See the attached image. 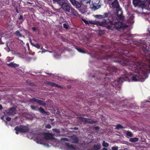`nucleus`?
I'll use <instances>...</instances> for the list:
<instances>
[{"mask_svg": "<svg viewBox=\"0 0 150 150\" xmlns=\"http://www.w3.org/2000/svg\"><path fill=\"white\" fill-rule=\"evenodd\" d=\"M141 48V58L143 61L146 63H150V47H140Z\"/></svg>", "mask_w": 150, "mask_h": 150, "instance_id": "nucleus-3", "label": "nucleus"}, {"mask_svg": "<svg viewBox=\"0 0 150 150\" xmlns=\"http://www.w3.org/2000/svg\"><path fill=\"white\" fill-rule=\"evenodd\" d=\"M32 29L33 30L35 31L36 30V28L35 27H33L32 28Z\"/></svg>", "mask_w": 150, "mask_h": 150, "instance_id": "nucleus-46", "label": "nucleus"}, {"mask_svg": "<svg viewBox=\"0 0 150 150\" xmlns=\"http://www.w3.org/2000/svg\"><path fill=\"white\" fill-rule=\"evenodd\" d=\"M108 1H111L112 0H107Z\"/></svg>", "mask_w": 150, "mask_h": 150, "instance_id": "nucleus-56", "label": "nucleus"}, {"mask_svg": "<svg viewBox=\"0 0 150 150\" xmlns=\"http://www.w3.org/2000/svg\"><path fill=\"white\" fill-rule=\"evenodd\" d=\"M26 83L29 85L33 86L34 85V84L33 83H30L28 81H26Z\"/></svg>", "mask_w": 150, "mask_h": 150, "instance_id": "nucleus-37", "label": "nucleus"}, {"mask_svg": "<svg viewBox=\"0 0 150 150\" xmlns=\"http://www.w3.org/2000/svg\"><path fill=\"white\" fill-rule=\"evenodd\" d=\"M72 4L75 6L76 8L78 9L81 13H83L86 11V9L83 10L82 9V6L80 3L76 0H69Z\"/></svg>", "mask_w": 150, "mask_h": 150, "instance_id": "nucleus-6", "label": "nucleus"}, {"mask_svg": "<svg viewBox=\"0 0 150 150\" xmlns=\"http://www.w3.org/2000/svg\"><path fill=\"white\" fill-rule=\"evenodd\" d=\"M16 109L14 107L11 108L9 109L8 112L9 115H14L16 113Z\"/></svg>", "mask_w": 150, "mask_h": 150, "instance_id": "nucleus-17", "label": "nucleus"}, {"mask_svg": "<svg viewBox=\"0 0 150 150\" xmlns=\"http://www.w3.org/2000/svg\"><path fill=\"white\" fill-rule=\"evenodd\" d=\"M73 129L75 130H77L78 129V128L77 127H75Z\"/></svg>", "mask_w": 150, "mask_h": 150, "instance_id": "nucleus-50", "label": "nucleus"}, {"mask_svg": "<svg viewBox=\"0 0 150 150\" xmlns=\"http://www.w3.org/2000/svg\"><path fill=\"white\" fill-rule=\"evenodd\" d=\"M0 36H2V35H1V34L0 33Z\"/></svg>", "mask_w": 150, "mask_h": 150, "instance_id": "nucleus-60", "label": "nucleus"}, {"mask_svg": "<svg viewBox=\"0 0 150 150\" xmlns=\"http://www.w3.org/2000/svg\"><path fill=\"white\" fill-rule=\"evenodd\" d=\"M25 50V52H27V50L29 51L30 50V47H23Z\"/></svg>", "mask_w": 150, "mask_h": 150, "instance_id": "nucleus-42", "label": "nucleus"}, {"mask_svg": "<svg viewBox=\"0 0 150 150\" xmlns=\"http://www.w3.org/2000/svg\"><path fill=\"white\" fill-rule=\"evenodd\" d=\"M113 26L115 27L116 29L118 30H120V29H123L124 28L127 27V26L125 25L123 23L118 22L115 23L114 24L112 23V27Z\"/></svg>", "mask_w": 150, "mask_h": 150, "instance_id": "nucleus-10", "label": "nucleus"}, {"mask_svg": "<svg viewBox=\"0 0 150 150\" xmlns=\"http://www.w3.org/2000/svg\"><path fill=\"white\" fill-rule=\"evenodd\" d=\"M37 48H40V47H37Z\"/></svg>", "mask_w": 150, "mask_h": 150, "instance_id": "nucleus-63", "label": "nucleus"}, {"mask_svg": "<svg viewBox=\"0 0 150 150\" xmlns=\"http://www.w3.org/2000/svg\"><path fill=\"white\" fill-rule=\"evenodd\" d=\"M93 77H94V76H93Z\"/></svg>", "mask_w": 150, "mask_h": 150, "instance_id": "nucleus-64", "label": "nucleus"}, {"mask_svg": "<svg viewBox=\"0 0 150 150\" xmlns=\"http://www.w3.org/2000/svg\"><path fill=\"white\" fill-rule=\"evenodd\" d=\"M53 1L54 2H57L59 4L60 3L63 2V1H64V0H53Z\"/></svg>", "mask_w": 150, "mask_h": 150, "instance_id": "nucleus-35", "label": "nucleus"}, {"mask_svg": "<svg viewBox=\"0 0 150 150\" xmlns=\"http://www.w3.org/2000/svg\"><path fill=\"white\" fill-rule=\"evenodd\" d=\"M147 0H133V4L135 6L143 8L145 6V4Z\"/></svg>", "mask_w": 150, "mask_h": 150, "instance_id": "nucleus-8", "label": "nucleus"}, {"mask_svg": "<svg viewBox=\"0 0 150 150\" xmlns=\"http://www.w3.org/2000/svg\"><path fill=\"white\" fill-rule=\"evenodd\" d=\"M52 131L54 132H56L57 133H59L61 131L60 129H52Z\"/></svg>", "mask_w": 150, "mask_h": 150, "instance_id": "nucleus-33", "label": "nucleus"}, {"mask_svg": "<svg viewBox=\"0 0 150 150\" xmlns=\"http://www.w3.org/2000/svg\"><path fill=\"white\" fill-rule=\"evenodd\" d=\"M52 136L51 134L46 133L44 136V138L42 135H40L35 137V140L38 144H45V140L52 139Z\"/></svg>", "mask_w": 150, "mask_h": 150, "instance_id": "nucleus-4", "label": "nucleus"}, {"mask_svg": "<svg viewBox=\"0 0 150 150\" xmlns=\"http://www.w3.org/2000/svg\"><path fill=\"white\" fill-rule=\"evenodd\" d=\"M7 66H8L11 67L13 68H16V67H18L19 66V65L18 64L14 63L13 62H11L10 63L7 64Z\"/></svg>", "mask_w": 150, "mask_h": 150, "instance_id": "nucleus-21", "label": "nucleus"}, {"mask_svg": "<svg viewBox=\"0 0 150 150\" xmlns=\"http://www.w3.org/2000/svg\"><path fill=\"white\" fill-rule=\"evenodd\" d=\"M95 17L97 18L100 19L103 18V16L101 15H96L95 16Z\"/></svg>", "mask_w": 150, "mask_h": 150, "instance_id": "nucleus-32", "label": "nucleus"}, {"mask_svg": "<svg viewBox=\"0 0 150 150\" xmlns=\"http://www.w3.org/2000/svg\"><path fill=\"white\" fill-rule=\"evenodd\" d=\"M66 146L69 149H74V147L72 145H70L69 143H66Z\"/></svg>", "mask_w": 150, "mask_h": 150, "instance_id": "nucleus-28", "label": "nucleus"}, {"mask_svg": "<svg viewBox=\"0 0 150 150\" xmlns=\"http://www.w3.org/2000/svg\"><path fill=\"white\" fill-rule=\"evenodd\" d=\"M78 51L80 53H88L87 50H84L82 47H75Z\"/></svg>", "mask_w": 150, "mask_h": 150, "instance_id": "nucleus-19", "label": "nucleus"}, {"mask_svg": "<svg viewBox=\"0 0 150 150\" xmlns=\"http://www.w3.org/2000/svg\"><path fill=\"white\" fill-rule=\"evenodd\" d=\"M63 139L65 141H67L68 140V139L66 138H63Z\"/></svg>", "mask_w": 150, "mask_h": 150, "instance_id": "nucleus-51", "label": "nucleus"}, {"mask_svg": "<svg viewBox=\"0 0 150 150\" xmlns=\"http://www.w3.org/2000/svg\"><path fill=\"white\" fill-rule=\"evenodd\" d=\"M39 112L42 114H45L46 115H48V112L45 111L44 108L41 107H40L38 109V110Z\"/></svg>", "mask_w": 150, "mask_h": 150, "instance_id": "nucleus-20", "label": "nucleus"}, {"mask_svg": "<svg viewBox=\"0 0 150 150\" xmlns=\"http://www.w3.org/2000/svg\"><path fill=\"white\" fill-rule=\"evenodd\" d=\"M52 74L51 73L50 74V75H51Z\"/></svg>", "mask_w": 150, "mask_h": 150, "instance_id": "nucleus-61", "label": "nucleus"}, {"mask_svg": "<svg viewBox=\"0 0 150 150\" xmlns=\"http://www.w3.org/2000/svg\"><path fill=\"white\" fill-rule=\"evenodd\" d=\"M103 15V18H108L111 15V13L110 11H108V13H104Z\"/></svg>", "mask_w": 150, "mask_h": 150, "instance_id": "nucleus-26", "label": "nucleus"}, {"mask_svg": "<svg viewBox=\"0 0 150 150\" xmlns=\"http://www.w3.org/2000/svg\"><path fill=\"white\" fill-rule=\"evenodd\" d=\"M82 20L86 24L89 25V24H91L98 25V21H93L92 20L88 21L84 19H82Z\"/></svg>", "mask_w": 150, "mask_h": 150, "instance_id": "nucleus-15", "label": "nucleus"}, {"mask_svg": "<svg viewBox=\"0 0 150 150\" xmlns=\"http://www.w3.org/2000/svg\"><path fill=\"white\" fill-rule=\"evenodd\" d=\"M112 22L110 21H107L106 20H104L102 22L98 21V25L103 26L107 27H112Z\"/></svg>", "mask_w": 150, "mask_h": 150, "instance_id": "nucleus-9", "label": "nucleus"}, {"mask_svg": "<svg viewBox=\"0 0 150 150\" xmlns=\"http://www.w3.org/2000/svg\"><path fill=\"white\" fill-rule=\"evenodd\" d=\"M3 109V107L0 104V110H2Z\"/></svg>", "mask_w": 150, "mask_h": 150, "instance_id": "nucleus-47", "label": "nucleus"}, {"mask_svg": "<svg viewBox=\"0 0 150 150\" xmlns=\"http://www.w3.org/2000/svg\"><path fill=\"white\" fill-rule=\"evenodd\" d=\"M101 148V145L100 143H98L97 144H94L93 148V150H99Z\"/></svg>", "mask_w": 150, "mask_h": 150, "instance_id": "nucleus-18", "label": "nucleus"}, {"mask_svg": "<svg viewBox=\"0 0 150 150\" xmlns=\"http://www.w3.org/2000/svg\"><path fill=\"white\" fill-rule=\"evenodd\" d=\"M30 108L34 110L37 111L38 110V107L37 106H35L34 105L30 106Z\"/></svg>", "mask_w": 150, "mask_h": 150, "instance_id": "nucleus-30", "label": "nucleus"}, {"mask_svg": "<svg viewBox=\"0 0 150 150\" xmlns=\"http://www.w3.org/2000/svg\"><path fill=\"white\" fill-rule=\"evenodd\" d=\"M134 18V16L133 15H130L129 17L128 18V22L130 23H133L134 22L133 20Z\"/></svg>", "mask_w": 150, "mask_h": 150, "instance_id": "nucleus-24", "label": "nucleus"}, {"mask_svg": "<svg viewBox=\"0 0 150 150\" xmlns=\"http://www.w3.org/2000/svg\"><path fill=\"white\" fill-rule=\"evenodd\" d=\"M21 44H23V42L22 41H21Z\"/></svg>", "mask_w": 150, "mask_h": 150, "instance_id": "nucleus-54", "label": "nucleus"}, {"mask_svg": "<svg viewBox=\"0 0 150 150\" xmlns=\"http://www.w3.org/2000/svg\"><path fill=\"white\" fill-rule=\"evenodd\" d=\"M88 150H91V149H88Z\"/></svg>", "mask_w": 150, "mask_h": 150, "instance_id": "nucleus-62", "label": "nucleus"}, {"mask_svg": "<svg viewBox=\"0 0 150 150\" xmlns=\"http://www.w3.org/2000/svg\"><path fill=\"white\" fill-rule=\"evenodd\" d=\"M67 12L71 13V15H74L75 16H76L77 14L76 11L71 6H70L69 8V11H68Z\"/></svg>", "mask_w": 150, "mask_h": 150, "instance_id": "nucleus-16", "label": "nucleus"}, {"mask_svg": "<svg viewBox=\"0 0 150 150\" xmlns=\"http://www.w3.org/2000/svg\"><path fill=\"white\" fill-rule=\"evenodd\" d=\"M60 47H57V50H56V51H54V52H56V53H57V54H60L61 53H62V51H60V49L59 48H60Z\"/></svg>", "mask_w": 150, "mask_h": 150, "instance_id": "nucleus-31", "label": "nucleus"}, {"mask_svg": "<svg viewBox=\"0 0 150 150\" xmlns=\"http://www.w3.org/2000/svg\"><path fill=\"white\" fill-rule=\"evenodd\" d=\"M63 27L66 29H68V25L66 23H64L63 24Z\"/></svg>", "mask_w": 150, "mask_h": 150, "instance_id": "nucleus-39", "label": "nucleus"}, {"mask_svg": "<svg viewBox=\"0 0 150 150\" xmlns=\"http://www.w3.org/2000/svg\"><path fill=\"white\" fill-rule=\"evenodd\" d=\"M6 48L7 47H6ZM7 48H8V50H9V51H10V48L9 47H7Z\"/></svg>", "mask_w": 150, "mask_h": 150, "instance_id": "nucleus-55", "label": "nucleus"}, {"mask_svg": "<svg viewBox=\"0 0 150 150\" xmlns=\"http://www.w3.org/2000/svg\"><path fill=\"white\" fill-rule=\"evenodd\" d=\"M4 116H1V117H0V118L2 120H4Z\"/></svg>", "mask_w": 150, "mask_h": 150, "instance_id": "nucleus-49", "label": "nucleus"}, {"mask_svg": "<svg viewBox=\"0 0 150 150\" xmlns=\"http://www.w3.org/2000/svg\"><path fill=\"white\" fill-rule=\"evenodd\" d=\"M112 150H118V147L117 146L112 147Z\"/></svg>", "mask_w": 150, "mask_h": 150, "instance_id": "nucleus-41", "label": "nucleus"}, {"mask_svg": "<svg viewBox=\"0 0 150 150\" xmlns=\"http://www.w3.org/2000/svg\"><path fill=\"white\" fill-rule=\"evenodd\" d=\"M45 127L46 128L50 129L51 128V126L50 124H47L46 125Z\"/></svg>", "mask_w": 150, "mask_h": 150, "instance_id": "nucleus-40", "label": "nucleus"}, {"mask_svg": "<svg viewBox=\"0 0 150 150\" xmlns=\"http://www.w3.org/2000/svg\"><path fill=\"white\" fill-rule=\"evenodd\" d=\"M21 31V30H17L15 33V34L17 37H21L22 36V34L20 33V31Z\"/></svg>", "mask_w": 150, "mask_h": 150, "instance_id": "nucleus-22", "label": "nucleus"}, {"mask_svg": "<svg viewBox=\"0 0 150 150\" xmlns=\"http://www.w3.org/2000/svg\"><path fill=\"white\" fill-rule=\"evenodd\" d=\"M41 48H42V52H46L47 51L45 50V49H43L42 48L43 47H41Z\"/></svg>", "mask_w": 150, "mask_h": 150, "instance_id": "nucleus-45", "label": "nucleus"}, {"mask_svg": "<svg viewBox=\"0 0 150 150\" xmlns=\"http://www.w3.org/2000/svg\"><path fill=\"white\" fill-rule=\"evenodd\" d=\"M6 119L7 121H9L11 120V118L10 117H7L6 118Z\"/></svg>", "mask_w": 150, "mask_h": 150, "instance_id": "nucleus-43", "label": "nucleus"}, {"mask_svg": "<svg viewBox=\"0 0 150 150\" xmlns=\"http://www.w3.org/2000/svg\"><path fill=\"white\" fill-rule=\"evenodd\" d=\"M57 112H58V113H60V112H59V111H58Z\"/></svg>", "mask_w": 150, "mask_h": 150, "instance_id": "nucleus-59", "label": "nucleus"}, {"mask_svg": "<svg viewBox=\"0 0 150 150\" xmlns=\"http://www.w3.org/2000/svg\"><path fill=\"white\" fill-rule=\"evenodd\" d=\"M65 0H64V1H63V2L60 3L59 5L61 6V8L64 11L67 12L69 11L71 6L69 4L65 3Z\"/></svg>", "mask_w": 150, "mask_h": 150, "instance_id": "nucleus-11", "label": "nucleus"}, {"mask_svg": "<svg viewBox=\"0 0 150 150\" xmlns=\"http://www.w3.org/2000/svg\"><path fill=\"white\" fill-rule=\"evenodd\" d=\"M14 129L16 131H18L21 133L28 132L29 131V129L28 127L23 125L17 126L15 127Z\"/></svg>", "mask_w": 150, "mask_h": 150, "instance_id": "nucleus-7", "label": "nucleus"}, {"mask_svg": "<svg viewBox=\"0 0 150 150\" xmlns=\"http://www.w3.org/2000/svg\"><path fill=\"white\" fill-rule=\"evenodd\" d=\"M29 101L31 103L35 102L39 105H42L43 107L45 106L46 105L45 103L42 100L37 99L35 98L30 99Z\"/></svg>", "mask_w": 150, "mask_h": 150, "instance_id": "nucleus-13", "label": "nucleus"}, {"mask_svg": "<svg viewBox=\"0 0 150 150\" xmlns=\"http://www.w3.org/2000/svg\"><path fill=\"white\" fill-rule=\"evenodd\" d=\"M102 150H108L106 148H103L102 149Z\"/></svg>", "mask_w": 150, "mask_h": 150, "instance_id": "nucleus-52", "label": "nucleus"}, {"mask_svg": "<svg viewBox=\"0 0 150 150\" xmlns=\"http://www.w3.org/2000/svg\"><path fill=\"white\" fill-rule=\"evenodd\" d=\"M111 5L113 8H118L117 13V17L116 19L117 20H123L124 19V16L122 15V10L119 9V5L117 0H115L111 4Z\"/></svg>", "mask_w": 150, "mask_h": 150, "instance_id": "nucleus-5", "label": "nucleus"}, {"mask_svg": "<svg viewBox=\"0 0 150 150\" xmlns=\"http://www.w3.org/2000/svg\"><path fill=\"white\" fill-rule=\"evenodd\" d=\"M126 135L127 137H132L133 136L132 133L130 131H128L126 133Z\"/></svg>", "mask_w": 150, "mask_h": 150, "instance_id": "nucleus-29", "label": "nucleus"}, {"mask_svg": "<svg viewBox=\"0 0 150 150\" xmlns=\"http://www.w3.org/2000/svg\"><path fill=\"white\" fill-rule=\"evenodd\" d=\"M57 86H54V87H57L59 88H60L61 87V86L58 85L57 84Z\"/></svg>", "mask_w": 150, "mask_h": 150, "instance_id": "nucleus-48", "label": "nucleus"}, {"mask_svg": "<svg viewBox=\"0 0 150 150\" xmlns=\"http://www.w3.org/2000/svg\"><path fill=\"white\" fill-rule=\"evenodd\" d=\"M125 128V127H123V126H122L120 124H118L116 125L115 129L117 130H119L120 129H123Z\"/></svg>", "mask_w": 150, "mask_h": 150, "instance_id": "nucleus-25", "label": "nucleus"}, {"mask_svg": "<svg viewBox=\"0 0 150 150\" xmlns=\"http://www.w3.org/2000/svg\"><path fill=\"white\" fill-rule=\"evenodd\" d=\"M103 146L104 147H108L109 146V144L103 141L102 144Z\"/></svg>", "mask_w": 150, "mask_h": 150, "instance_id": "nucleus-34", "label": "nucleus"}, {"mask_svg": "<svg viewBox=\"0 0 150 150\" xmlns=\"http://www.w3.org/2000/svg\"><path fill=\"white\" fill-rule=\"evenodd\" d=\"M101 49L98 52L94 51V55L99 54L103 59L108 60L109 59H113L115 62L120 63L123 66H128V68L135 73L133 75H129L126 70L122 71L123 73L117 82L120 84L124 81H127L131 78L134 81H144L147 76V74L150 70L149 66L143 62H135L131 61L129 57L131 55L130 52L124 50V47H101Z\"/></svg>", "mask_w": 150, "mask_h": 150, "instance_id": "nucleus-1", "label": "nucleus"}, {"mask_svg": "<svg viewBox=\"0 0 150 150\" xmlns=\"http://www.w3.org/2000/svg\"><path fill=\"white\" fill-rule=\"evenodd\" d=\"M23 16L22 15H20L18 18V19L20 20H22V21H23Z\"/></svg>", "mask_w": 150, "mask_h": 150, "instance_id": "nucleus-44", "label": "nucleus"}, {"mask_svg": "<svg viewBox=\"0 0 150 150\" xmlns=\"http://www.w3.org/2000/svg\"><path fill=\"white\" fill-rule=\"evenodd\" d=\"M80 121L83 122H84L85 124H92L96 123V121L93 120L92 119L87 118L83 117H80Z\"/></svg>", "mask_w": 150, "mask_h": 150, "instance_id": "nucleus-12", "label": "nucleus"}, {"mask_svg": "<svg viewBox=\"0 0 150 150\" xmlns=\"http://www.w3.org/2000/svg\"><path fill=\"white\" fill-rule=\"evenodd\" d=\"M73 142L74 143H77L78 142V139L77 137H75V138H74L73 139Z\"/></svg>", "mask_w": 150, "mask_h": 150, "instance_id": "nucleus-36", "label": "nucleus"}, {"mask_svg": "<svg viewBox=\"0 0 150 150\" xmlns=\"http://www.w3.org/2000/svg\"><path fill=\"white\" fill-rule=\"evenodd\" d=\"M46 83L47 84H48L54 87V86H57V84L50 81H47Z\"/></svg>", "mask_w": 150, "mask_h": 150, "instance_id": "nucleus-27", "label": "nucleus"}, {"mask_svg": "<svg viewBox=\"0 0 150 150\" xmlns=\"http://www.w3.org/2000/svg\"><path fill=\"white\" fill-rule=\"evenodd\" d=\"M57 112H58V113H60V112H59V111H58Z\"/></svg>", "mask_w": 150, "mask_h": 150, "instance_id": "nucleus-58", "label": "nucleus"}, {"mask_svg": "<svg viewBox=\"0 0 150 150\" xmlns=\"http://www.w3.org/2000/svg\"><path fill=\"white\" fill-rule=\"evenodd\" d=\"M18 132V131H16V134H19Z\"/></svg>", "mask_w": 150, "mask_h": 150, "instance_id": "nucleus-53", "label": "nucleus"}, {"mask_svg": "<svg viewBox=\"0 0 150 150\" xmlns=\"http://www.w3.org/2000/svg\"><path fill=\"white\" fill-rule=\"evenodd\" d=\"M89 48H89V49L91 50V48H92V47H89Z\"/></svg>", "mask_w": 150, "mask_h": 150, "instance_id": "nucleus-57", "label": "nucleus"}, {"mask_svg": "<svg viewBox=\"0 0 150 150\" xmlns=\"http://www.w3.org/2000/svg\"><path fill=\"white\" fill-rule=\"evenodd\" d=\"M93 128L95 131L98 130L99 129V127L98 126H93Z\"/></svg>", "mask_w": 150, "mask_h": 150, "instance_id": "nucleus-38", "label": "nucleus"}, {"mask_svg": "<svg viewBox=\"0 0 150 150\" xmlns=\"http://www.w3.org/2000/svg\"><path fill=\"white\" fill-rule=\"evenodd\" d=\"M139 139L137 137L132 138H131L129 139V141L130 142H135L138 141Z\"/></svg>", "mask_w": 150, "mask_h": 150, "instance_id": "nucleus-23", "label": "nucleus"}, {"mask_svg": "<svg viewBox=\"0 0 150 150\" xmlns=\"http://www.w3.org/2000/svg\"><path fill=\"white\" fill-rule=\"evenodd\" d=\"M98 0V2L97 3H93L94 2H93L92 1H91V0H89L88 1L86 2V3L87 4H92V8H93L94 10H96L98 9L100 7V5H97V4L99 3L100 2L99 0Z\"/></svg>", "mask_w": 150, "mask_h": 150, "instance_id": "nucleus-14", "label": "nucleus"}, {"mask_svg": "<svg viewBox=\"0 0 150 150\" xmlns=\"http://www.w3.org/2000/svg\"><path fill=\"white\" fill-rule=\"evenodd\" d=\"M103 68L106 70V72L105 74H99V76L101 77V78L97 79V81L101 85H104V86H107L108 83L111 81L110 77L107 76L110 75L117 74V69L115 67L112 66L109 64H105L103 67Z\"/></svg>", "mask_w": 150, "mask_h": 150, "instance_id": "nucleus-2", "label": "nucleus"}]
</instances>
